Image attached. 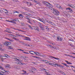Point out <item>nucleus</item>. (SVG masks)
<instances>
[{
    "label": "nucleus",
    "instance_id": "obj_41",
    "mask_svg": "<svg viewBox=\"0 0 75 75\" xmlns=\"http://www.w3.org/2000/svg\"><path fill=\"white\" fill-rule=\"evenodd\" d=\"M19 17H23V15L22 14H19Z\"/></svg>",
    "mask_w": 75,
    "mask_h": 75
},
{
    "label": "nucleus",
    "instance_id": "obj_50",
    "mask_svg": "<svg viewBox=\"0 0 75 75\" xmlns=\"http://www.w3.org/2000/svg\"><path fill=\"white\" fill-rule=\"evenodd\" d=\"M56 65H57V66H58V67H59V66H60V65L59 64H57V65L56 64Z\"/></svg>",
    "mask_w": 75,
    "mask_h": 75
},
{
    "label": "nucleus",
    "instance_id": "obj_5",
    "mask_svg": "<svg viewBox=\"0 0 75 75\" xmlns=\"http://www.w3.org/2000/svg\"><path fill=\"white\" fill-rule=\"evenodd\" d=\"M25 38H27V39H24V40H27L28 41H31V40H30V38L29 37H25Z\"/></svg>",
    "mask_w": 75,
    "mask_h": 75
},
{
    "label": "nucleus",
    "instance_id": "obj_18",
    "mask_svg": "<svg viewBox=\"0 0 75 75\" xmlns=\"http://www.w3.org/2000/svg\"><path fill=\"white\" fill-rule=\"evenodd\" d=\"M4 11H6V12H5V13H8V11H7V9H4Z\"/></svg>",
    "mask_w": 75,
    "mask_h": 75
},
{
    "label": "nucleus",
    "instance_id": "obj_10",
    "mask_svg": "<svg viewBox=\"0 0 75 75\" xmlns=\"http://www.w3.org/2000/svg\"><path fill=\"white\" fill-rule=\"evenodd\" d=\"M23 15H26L27 16H30V13H28V14H27V13L26 12H23Z\"/></svg>",
    "mask_w": 75,
    "mask_h": 75
},
{
    "label": "nucleus",
    "instance_id": "obj_64",
    "mask_svg": "<svg viewBox=\"0 0 75 75\" xmlns=\"http://www.w3.org/2000/svg\"><path fill=\"white\" fill-rule=\"evenodd\" d=\"M47 75H50V74H47Z\"/></svg>",
    "mask_w": 75,
    "mask_h": 75
},
{
    "label": "nucleus",
    "instance_id": "obj_14",
    "mask_svg": "<svg viewBox=\"0 0 75 75\" xmlns=\"http://www.w3.org/2000/svg\"><path fill=\"white\" fill-rule=\"evenodd\" d=\"M18 13V14L19 13V12H18V11H14L13 12V13Z\"/></svg>",
    "mask_w": 75,
    "mask_h": 75
},
{
    "label": "nucleus",
    "instance_id": "obj_8",
    "mask_svg": "<svg viewBox=\"0 0 75 75\" xmlns=\"http://www.w3.org/2000/svg\"><path fill=\"white\" fill-rule=\"evenodd\" d=\"M34 28L35 30H36L38 31H39V30L38 28V27H36V26H34Z\"/></svg>",
    "mask_w": 75,
    "mask_h": 75
},
{
    "label": "nucleus",
    "instance_id": "obj_22",
    "mask_svg": "<svg viewBox=\"0 0 75 75\" xmlns=\"http://www.w3.org/2000/svg\"><path fill=\"white\" fill-rule=\"evenodd\" d=\"M14 30H18V31H22V32H24V31H23V30H19V29H15V28H14Z\"/></svg>",
    "mask_w": 75,
    "mask_h": 75
},
{
    "label": "nucleus",
    "instance_id": "obj_35",
    "mask_svg": "<svg viewBox=\"0 0 75 75\" xmlns=\"http://www.w3.org/2000/svg\"><path fill=\"white\" fill-rule=\"evenodd\" d=\"M22 71L23 72H24V73H22V74H25V73H26V71H24V70H22Z\"/></svg>",
    "mask_w": 75,
    "mask_h": 75
},
{
    "label": "nucleus",
    "instance_id": "obj_6",
    "mask_svg": "<svg viewBox=\"0 0 75 75\" xmlns=\"http://www.w3.org/2000/svg\"><path fill=\"white\" fill-rule=\"evenodd\" d=\"M17 59V60H18V61H19V62H18V64L19 65H21L22 64H23V63H21V61H20V59Z\"/></svg>",
    "mask_w": 75,
    "mask_h": 75
},
{
    "label": "nucleus",
    "instance_id": "obj_24",
    "mask_svg": "<svg viewBox=\"0 0 75 75\" xmlns=\"http://www.w3.org/2000/svg\"><path fill=\"white\" fill-rule=\"evenodd\" d=\"M60 38V36H57V39L58 41L59 40V38Z\"/></svg>",
    "mask_w": 75,
    "mask_h": 75
},
{
    "label": "nucleus",
    "instance_id": "obj_27",
    "mask_svg": "<svg viewBox=\"0 0 75 75\" xmlns=\"http://www.w3.org/2000/svg\"><path fill=\"white\" fill-rule=\"evenodd\" d=\"M41 30H44V28L42 26H40V27Z\"/></svg>",
    "mask_w": 75,
    "mask_h": 75
},
{
    "label": "nucleus",
    "instance_id": "obj_31",
    "mask_svg": "<svg viewBox=\"0 0 75 75\" xmlns=\"http://www.w3.org/2000/svg\"><path fill=\"white\" fill-rule=\"evenodd\" d=\"M0 69H3L4 68L2 66H0Z\"/></svg>",
    "mask_w": 75,
    "mask_h": 75
},
{
    "label": "nucleus",
    "instance_id": "obj_63",
    "mask_svg": "<svg viewBox=\"0 0 75 75\" xmlns=\"http://www.w3.org/2000/svg\"><path fill=\"white\" fill-rule=\"evenodd\" d=\"M71 8H69V10H70V11H71Z\"/></svg>",
    "mask_w": 75,
    "mask_h": 75
},
{
    "label": "nucleus",
    "instance_id": "obj_44",
    "mask_svg": "<svg viewBox=\"0 0 75 75\" xmlns=\"http://www.w3.org/2000/svg\"><path fill=\"white\" fill-rule=\"evenodd\" d=\"M6 39H7V40H9V41H10V39L7 38H6Z\"/></svg>",
    "mask_w": 75,
    "mask_h": 75
},
{
    "label": "nucleus",
    "instance_id": "obj_53",
    "mask_svg": "<svg viewBox=\"0 0 75 75\" xmlns=\"http://www.w3.org/2000/svg\"><path fill=\"white\" fill-rule=\"evenodd\" d=\"M28 27H29V28H31V26H30V25L28 26Z\"/></svg>",
    "mask_w": 75,
    "mask_h": 75
},
{
    "label": "nucleus",
    "instance_id": "obj_59",
    "mask_svg": "<svg viewBox=\"0 0 75 75\" xmlns=\"http://www.w3.org/2000/svg\"><path fill=\"white\" fill-rule=\"evenodd\" d=\"M5 71V72H6V73H8V72H8V71Z\"/></svg>",
    "mask_w": 75,
    "mask_h": 75
},
{
    "label": "nucleus",
    "instance_id": "obj_56",
    "mask_svg": "<svg viewBox=\"0 0 75 75\" xmlns=\"http://www.w3.org/2000/svg\"><path fill=\"white\" fill-rule=\"evenodd\" d=\"M15 40H16V41H19V40L16 39H15Z\"/></svg>",
    "mask_w": 75,
    "mask_h": 75
},
{
    "label": "nucleus",
    "instance_id": "obj_51",
    "mask_svg": "<svg viewBox=\"0 0 75 75\" xmlns=\"http://www.w3.org/2000/svg\"><path fill=\"white\" fill-rule=\"evenodd\" d=\"M21 44H23V45H24V43L23 42H21Z\"/></svg>",
    "mask_w": 75,
    "mask_h": 75
},
{
    "label": "nucleus",
    "instance_id": "obj_58",
    "mask_svg": "<svg viewBox=\"0 0 75 75\" xmlns=\"http://www.w3.org/2000/svg\"><path fill=\"white\" fill-rule=\"evenodd\" d=\"M30 29H31V30H33V28L32 27H31Z\"/></svg>",
    "mask_w": 75,
    "mask_h": 75
},
{
    "label": "nucleus",
    "instance_id": "obj_29",
    "mask_svg": "<svg viewBox=\"0 0 75 75\" xmlns=\"http://www.w3.org/2000/svg\"><path fill=\"white\" fill-rule=\"evenodd\" d=\"M38 20H39V21H42H42L43 20H42V19L40 18H39V19H38Z\"/></svg>",
    "mask_w": 75,
    "mask_h": 75
},
{
    "label": "nucleus",
    "instance_id": "obj_30",
    "mask_svg": "<svg viewBox=\"0 0 75 75\" xmlns=\"http://www.w3.org/2000/svg\"><path fill=\"white\" fill-rule=\"evenodd\" d=\"M38 24L40 27H41V23L39 22Z\"/></svg>",
    "mask_w": 75,
    "mask_h": 75
},
{
    "label": "nucleus",
    "instance_id": "obj_17",
    "mask_svg": "<svg viewBox=\"0 0 75 75\" xmlns=\"http://www.w3.org/2000/svg\"><path fill=\"white\" fill-rule=\"evenodd\" d=\"M46 22H47V23H49V24H52V22H51L50 21H47Z\"/></svg>",
    "mask_w": 75,
    "mask_h": 75
},
{
    "label": "nucleus",
    "instance_id": "obj_57",
    "mask_svg": "<svg viewBox=\"0 0 75 75\" xmlns=\"http://www.w3.org/2000/svg\"><path fill=\"white\" fill-rule=\"evenodd\" d=\"M45 55H43V54H42V57H45Z\"/></svg>",
    "mask_w": 75,
    "mask_h": 75
},
{
    "label": "nucleus",
    "instance_id": "obj_9",
    "mask_svg": "<svg viewBox=\"0 0 75 75\" xmlns=\"http://www.w3.org/2000/svg\"><path fill=\"white\" fill-rule=\"evenodd\" d=\"M25 18H26V19H27L29 21H30V18H28V16H26L25 17Z\"/></svg>",
    "mask_w": 75,
    "mask_h": 75
},
{
    "label": "nucleus",
    "instance_id": "obj_20",
    "mask_svg": "<svg viewBox=\"0 0 75 75\" xmlns=\"http://www.w3.org/2000/svg\"><path fill=\"white\" fill-rule=\"evenodd\" d=\"M55 5L57 7V8H59V6H60L58 4H55Z\"/></svg>",
    "mask_w": 75,
    "mask_h": 75
},
{
    "label": "nucleus",
    "instance_id": "obj_46",
    "mask_svg": "<svg viewBox=\"0 0 75 75\" xmlns=\"http://www.w3.org/2000/svg\"><path fill=\"white\" fill-rule=\"evenodd\" d=\"M42 22L44 23V24H45V22L44 21H42Z\"/></svg>",
    "mask_w": 75,
    "mask_h": 75
},
{
    "label": "nucleus",
    "instance_id": "obj_36",
    "mask_svg": "<svg viewBox=\"0 0 75 75\" xmlns=\"http://www.w3.org/2000/svg\"><path fill=\"white\" fill-rule=\"evenodd\" d=\"M9 49H13V47H12L11 46L9 47Z\"/></svg>",
    "mask_w": 75,
    "mask_h": 75
},
{
    "label": "nucleus",
    "instance_id": "obj_45",
    "mask_svg": "<svg viewBox=\"0 0 75 75\" xmlns=\"http://www.w3.org/2000/svg\"><path fill=\"white\" fill-rule=\"evenodd\" d=\"M5 55V57H7L8 56V55H7V54H4Z\"/></svg>",
    "mask_w": 75,
    "mask_h": 75
},
{
    "label": "nucleus",
    "instance_id": "obj_4",
    "mask_svg": "<svg viewBox=\"0 0 75 75\" xmlns=\"http://www.w3.org/2000/svg\"><path fill=\"white\" fill-rule=\"evenodd\" d=\"M0 75H7V74H5V73L1 71H0Z\"/></svg>",
    "mask_w": 75,
    "mask_h": 75
},
{
    "label": "nucleus",
    "instance_id": "obj_62",
    "mask_svg": "<svg viewBox=\"0 0 75 75\" xmlns=\"http://www.w3.org/2000/svg\"><path fill=\"white\" fill-rule=\"evenodd\" d=\"M35 3H37V4H38V3H37V1H35Z\"/></svg>",
    "mask_w": 75,
    "mask_h": 75
},
{
    "label": "nucleus",
    "instance_id": "obj_55",
    "mask_svg": "<svg viewBox=\"0 0 75 75\" xmlns=\"http://www.w3.org/2000/svg\"><path fill=\"white\" fill-rule=\"evenodd\" d=\"M16 38H14V37H13V39H14V40H16Z\"/></svg>",
    "mask_w": 75,
    "mask_h": 75
},
{
    "label": "nucleus",
    "instance_id": "obj_33",
    "mask_svg": "<svg viewBox=\"0 0 75 75\" xmlns=\"http://www.w3.org/2000/svg\"><path fill=\"white\" fill-rule=\"evenodd\" d=\"M10 35L11 37H14V36H15L13 35H12V34Z\"/></svg>",
    "mask_w": 75,
    "mask_h": 75
},
{
    "label": "nucleus",
    "instance_id": "obj_60",
    "mask_svg": "<svg viewBox=\"0 0 75 75\" xmlns=\"http://www.w3.org/2000/svg\"><path fill=\"white\" fill-rule=\"evenodd\" d=\"M21 24L22 25H23V23H21Z\"/></svg>",
    "mask_w": 75,
    "mask_h": 75
},
{
    "label": "nucleus",
    "instance_id": "obj_39",
    "mask_svg": "<svg viewBox=\"0 0 75 75\" xmlns=\"http://www.w3.org/2000/svg\"><path fill=\"white\" fill-rule=\"evenodd\" d=\"M60 41H62V38H60Z\"/></svg>",
    "mask_w": 75,
    "mask_h": 75
},
{
    "label": "nucleus",
    "instance_id": "obj_11",
    "mask_svg": "<svg viewBox=\"0 0 75 75\" xmlns=\"http://www.w3.org/2000/svg\"><path fill=\"white\" fill-rule=\"evenodd\" d=\"M58 72H59V73H60H60H61V74H64V75H66V74H65V73L63 72L62 71H59Z\"/></svg>",
    "mask_w": 75,
    "mask_h": 75
},
{
    "label": "nucleus",
    "instance_id": "obj_1",
    "mask_svg": "<svg viewBox=\"0 0 75 75\" xmlns=\"http://www.w3.org/2000/svg\"><path fill=\"white\" fill-rule=\"evenodd\" d=\"M44 4H45L46 5V6L47 8H51V6H50V5H51V4L50 3H49L48 2H44Z\"/></svg>",
    "mask_w": 75,
    "mask_h": 75
},
{
    "label": "nucleus",
    "instance_id": "obj_61",
    "mask_svg": "<svg viewBox=\"0 0 75 75\" xmlns=\"http://www.w3.org/2000/svg\"><path fill=\"white\" fill-rule=\"evenodd\" d=\"M28 44H25V45L26 46H27Z\"/></svg>",
    "mask_w": 75,
    "mask_h": 75
},
{
    "label": "nucleus",
    "instance_id": "obj_3",
    "mask_svg": "<svg viewBox=\"0 0 75 75\" xmlns=\"http://www.w3.org/2000/svg\"><path fill=\"white\" fill-rule=\"evenodd\" d=\"M4 45H6V46H8V45L11 44V42L6 41L4 43Z\"/></svg>",
    "mask_w": 75,
    "mask_h": 75
},
{
    "label": "nucleus",
    "instance_id": "obj_15",
    "mask_svg": "<svg viewBox=\"0 0 75 75\" xmlns=\"http://www.w3.org/2000/svg\"><path fill=\"white\" fill-rule=\"evenodd\" d=\"M16 35H17V36H18V37H24V36L22 35H19L18 34H16Z\"/></svg>",
    "mask_w": 75,
    "mask_h": 75
},
{
    "label": "nucleus",
    "instance_id": "obj_48",
    "mask_svg": "<svg viewBox=\"0 0 75 75\" xmlns=\"http://www.w3.org/2000/svg\"><path fill=\"white\" fill-rule=\"evenodd\" d=\"M7 32L8 33H12V32H9V31H7Z\"/></svg>",
    "mask_w": 75,
    "mask_h": 75
},
{
    "label": "nucleus",
    "instance_id": "obj_16",
    "mask_svg": "<svg viewBox=\"0 0 75 75\" xmlns=\"http://www.w3.org/2000/svg\"><path fill=\"white\" fill-rule=\"evenodd\" d=\"M42 61H44V62H46V63H48V61L47 60H42Z\"/></svg>",
    "mask_w": 75,
    "mask_h": 75
},
{
    "label": "nucleus",
    "instance_id": "obj_13",
    "mask_svg": "<svg viewBox=\"0 0 75 75\" xmlns=\"http://www.w3.org/2000/svg\"><path fill=\"white\" fill-rule=\"evenodd\" d=\"M51 57H52V58H54L55 59H57V60H59V59H60L58 58L55 57H54L51 56Z\"/></svg>",
    "mask_w": 75,
    "mask_h": 75
},
{
    "label": "nucleus",
    "instance_id": "obj_26",
    "mask_svg": "<svg viewBox=\"0 0 75 75\" xmlns=\"http://www.w3.org/2000/svg\"><path fill=\"white\" fill-rule=\"evenodd\" d=\"M63 64V65H64L65 66H66V67H69V66H68V65H67V64L64 63V64Z\"/></svg>",
    "mask_w": 75,
    "mask_h": 75
},
{
    "label": "nucleus",
    "instance_id": "obj_12",
    "mask_svg": "<svg viewBox=\"0 0 75 75\" xmlns=\"http://www.w3.org/2000/svg\"><path fill=\"white\" fill-rule=\"evenodd\" d=\"M4 57L3 56H1L0 58H1V59H2L1 60L2 61H3V59H6L5 58H4Z\"/></svg>",
    "mask_w": 75,
    "mask_h": 75
},
{
    "label": "nucleus",
    "instance_id": "obj_38",
    "mask_svg": "<svg viewBox=\"0 0 75 75\" xmlns=\"http://www.w3.org/2000/svg\"><path fill=\"white\" fill-rule=\"evenodd\" d=\"M10 41H11V42H14V40H11V39L10 40Z\"/></svg>",
    "mask_w": 75,
    "mask_h": 75
},
{
    "label": "nucleus",
    "instance_id": "obj_23",
    "mask_svg": "<svg viewBox=\"0 0 75 75\" xmlns=\"http://www.w3.org/2000/svg\"><path fill=\"white\" fill-rule=\"evenodd\" d=\"M67 56H69V57H72V58H75V57H74L73 56H71L69 55H67Z\"/></svg>",
    "mask_w": 75,
    "mask_h": 75
},
{
    "label": "nucleus",
    "instance_id": "obj_7",
    "mask_svg": "<svg viewBox=\"0 0 75 75\" xmlns=\"http://www.w3.org/2000/svg\"><path fill=\"white\" fill-rule=\"evenodd\" d=\"M5 68H8L9 69H10L11 67L10 66L9 64H7L5 67Z\"/></svg>",
    "mask_w": 75,
    "mask_h": 75
},
{
    "label": "nucleus",
    "instance_id": "obj_21",
    "mask_svg": "<svg viewBox=\"0 0 75 75\" xmlns=\"http://www.w3.org/2000/svg\"><path fill=\"white\" fill-rule=\"evenodd\" d=\"M65 62H66L68 64H72V63L69 62L67 61H65Z\"/></svg>",
    "mask_w": 75,
    "mask_h": 75
},
{
    "label": "nucleus",
    "instance_id": "obj_42",
    "mask_svg": "<svg viewBox=\"0 0 75 75\" xmlns=\"http://www.w3.org/2000/svg\"><path fill=\"white\" fill-rule=\"evenodd\" d=\"M45 27H46V28L47 29V30H49V29L48 28V27L47 26H45Z\"/></svg>",
    "mask_w": 75,
    "mask_h": 75
},
{
    "label": "nucleus",
    "instance_id": "obj_28",
    "mask_svg": "<svg viewBox=\"0 0 75 75\" xmlns=\"http://www.w3.org/2000/svg\"><path fill=\"white\" fill-rule=\"evenodd\" d=\"M70 7H72V8H74V6L72 4H70Z\"/></svg>",
    "mask_w": 75,
    "mask_h": 75
},
{
    "label": "nucleus",
    "instance_id": "obj_47",
    "mask_svg": "<svg viewBox=\"0 0 75 75\" xmlns=\"http://www.w3.org/2000/svg\"><path fill=\"white\" fill-rule=\"evenodd\" d=\"M59 8H62V7L61 6H60V5L59 7Z\"/></svg>",
    "mask_w": 75,
    "mask_h": 75
},
{
    "label": "nucleus",
    "instance_id": "obj_2",
    "mask_svg": "<svg viewBox=\"0 0 75 75\" xmlns=\"http://www.w3.org/2000/svg\"><path fill=\"white\" fill-rule=\"evenodd\" d=\"M54 11L53 12V13H54V15H56V16H59V12L57 11V10H56L55 9H53Z\"/></svg>",
    "mask_w": 75,
    "mask_h": 75
},
{
    "label": "nucleus",
    "instance_id": "obj_40",
    "mask_svg": "<svg viewBox=\"0 0 75 75\" xmlns=\"http://www.w3.org/2000/svg\"><path fill=\"white\" fill-rule=\"evenodd\" d=\"M32 51H30L29 53H30V54H32L33 55V54H33V53L31 52H32Z\"/></svg>",
    "mask_w": 75,
    "mask_h": 75
},
{
    "label": "nucleus",
    "instance_id": "obj_54",
    "mask_svg": "<svg viewBox=\"0 0 75 75\" xmlns=\"http://www.w3.org/2000/svg\"><path fill=\"white\" fill-rule=\"evenodd\" d=\"M69 8H66V10H69Z\"/></svg>",
    "mask_w": 75,
    "mask_h": 75
},
{
    "label": "nucleus",
    "instance_id": "obj_37",
    "mask_svg": "<svg viewBox=\"0 0 75 75\" xmlns=\"http://www.w3.org/2000/svg\"><path fill=\"white\" fill-rule=\"evenodd\" d=\"M23 52V53H24L25 54H29V53L28 52Z\"/></svg>",
    "mask_w": 75,
    "mask_h": 75
},
{
    "label": "nucleus",
    "instance_id": "obj_52",
    "mask_svg": "<svg viewBox=\"0 0 75 75\" xmlns=\"http://www.w3.org/2000/svg\"><path fill=\"white\" fill-rule=\"evenodd\" d=\"M49 43H50V44H53H53L52 43V42H49Z\"/></svg>",
    "mask_w": 75,
    "mask_h": 75
},
{
    "label": "nucleus",
    "instance_id": "obj_34",
    "mask_svg": "<svg viewBox=\"0 0 75 75\" xmlns=\"http://www.w3.org/2000/svg\"><path fill=\"white\" fill-rule=\"evenodd\" d=\"M32 52H34V54H36V55H38V54H37V52H34V51H32Z\"/></svg>",
    "mask_w": 75,
    "mask_h": 75
},
{
    "label": "nucleus",
    "instance_id": "obj_19",
    "mask_svg": "<svg viewBox=\"0 0 75 75\" xmlns=\"http://www.w3.org/2000/svg\"><path fill=\"white\" fill-rule=\"evenodd\" d=\"M28 5V6H31V3L30 2H26Z\"/></svg>",
    "mask_w": 75,
    "mask_h": 75
},
{
    "label": "nucleus",
    "instance_id": "obj_25",
    "mask_svg": "<svg viewBox=\"0 0 75 75\" xmlns=\"http://www.w3.org/2000/svg\"><path fill=\"white\" fill-rule=\"evenodd\" d=\"M43 54L42 53H40V54H38V55L39 56H40L41 57H42V54Z\"/></svg>",
    "mask_w": 75,
    "mask_h": 75
},
{
    "label": "nucleus",
    "instance_id": "obj_49",
    "mask_svg": "<svg viewBox=\"0 0 75 75\" xmlns=\"http://www.w3.org/2000/svg\"><path fill=\"white\" fill-rule=\"evenodd\" d=\"M49 64L50 65H52V63H49Z\"/></svg>",
    "mask_w": 75,
    "mask_h": 75
},
{
    "label": "nucleus",
    "instance_id": "obj_43",
    "mask_svg": "<svg viewBox=\"0 0 75 75\" xmlns=\"http://www.w3.org/2000/svg\"><path fill=\"white\" fill-rule=\"evenodd\" d=\"M36 58H37V59H40L41 58L39 57H36Z\"/></svg>",
    "mask_w": 75,
    "mask_h": 75
},
{
    "label": "nucleus",
    "instance_id": "obj_32",
    "mask_svg": "<svg viewBox=\"0 0 75 75\" xmlns=\"http://www.w3.org/2000/svg\"><path fill=\"white\" fill-rule=\"evenodd\" d=\"M55 65H57V64H52V66H53V67H55Z\"/></svg>",
    "mask_w": 75,
    "mask_h": 75
}]
</instances>
